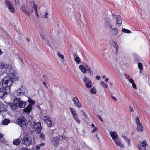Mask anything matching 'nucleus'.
Returning <instances> with one entry per match:
<instances>
[{
  "mask_svg": "<svg viewBox=\"0 0 150 150\" xmlns=\"http://www.w3.org/2000/svg\"><path fill=\"white\" fill-rule=\"evenodd\" d=\"M18 80V76H11V77L8 76L4 77L2 82V86L8 89L10 88L13 81H17Z\"/></svg>",
  "mask_w": 150,
  "mask_h": 150,
  "instance_id": "obj_1",
  "label": "nucleus"
},
{
  "mask_svg": "<svg viewBox=\"0 0 150 150\" xmlns=\"http://www.w3.org/2000/svg\"><path fill=\"white\" fill-rule=\"evenodd\" d=\"M32 142V139L31 137L28 134H26L24 136L22 141V144L27 146L30 145Z\"/></svg>",
  "mask_w": 150,
  "mask_h": 150,
  "instance_id": "obj_2",
  "label": "nucleus"
},
{
  "mask_svg": "<svg viewBox=\"0 0 150 150\" xmlns=\"http://www.w3.org/2000/svg\"><path fill=\"white\" fill-rule=\"evenodd\" d=\"M26 120L23 116H21L17 119V122L22 128H23L26 127L27 124L26 123Z\"/></svg>",
  "mask_w": 150,
  "mask_h": 150,
  "instance_id": "obj_3",
  "label": "nucleus"
},
{
  "mask_svg": "<svg viewBox=\"0 0 150 150\" xmlns=\"http://www.w3.org/2000/svg\"><path fill=\"white\" fill-rule=\"evenodd\" d=\"M21 8L22 11L25 14H27L28 16H30V15L33 12V9L29 7L28 5L23 4L21 7Z\"/></svg>",
  "mask_w": 150,
  "mask_h": 150,
  "instance_id": "obj_4",
  "label": "nucleus"
},
{
  "mask_svg": "<svg viewBox=\"0 0 150 150\" xmlns=\"http://www.w3.org/2000/svg\"><path fill=\"white\" fill-rule=\"evenodd\" d=\"M10 88L8 89L7 88L3 86L2 88H0V98H4L8 94V92L10 91Z\"/></svg>",
  "mask_w": 150,
  "mask_h": 150,
  "instance_id": "obj_5",
  "label": "nucleus"
},
{
  "mask_svg": "<svg viewBox=\"0 0 150 150\" xmlns=\"http://www.w3.org/2000/svg\"><path fill=\"white\" fill-rule=\"evenodd\" d=\"M5 3L9 11L12 13H14L15 10L11 2L8 0H5Z\"/></svg>",
  "mask_w": 150,
  "mask_h": 150,
  "instance_id": "obj_6",
  "label": "nucleus"
},
{
  "mask_svg": "<svg viewBox=\"0 0 150 150\" xmlns=\"http://www.w3.org/2000/svg\"><path fill=\"white\" fill-rule=\"evenodd\" d=\"M33 128L38 134L40 133L42 129V127L41 126V122H37L34 121Z\"/></svg>",
  "mask_w": 150,
  "mask_h": 150,
  "instance_id": "obj_7",
  "label": "nucleus"
},
{
  "mask_svg": "<svg viewBox=\"0 0 150 150\" xmlns=\"http://www.w3.org/2000/svg\"><path fill=\"white\" fill-rule=\"evenodd\" d=\"M83 80L86 88H90L92 87L93 86L92 83L88 78L86 76H85Z\"/></svg>",
  "mask_w": 150,
  "mask_h": 150,
  "instance_id": "obj_8",
  "label": "nucleus"
},
{
  "mask_svg": "<svg viewBox=\"0 0 150 150\" xmlns=\"http://www.w3.org/2000/svg\"><path fill=\"white\" fill-rule=\"evenodd\" d=\"M136 122L137 125V131L142 132L143 131V127L142 124L140 122L139 120L138 116L136 117Z\"/></svg>",
  "mask_w": 150,
  "mask_h": 150,
  "instance_id": "obj_9",
  "label": "nucleus"
},
{
  "mask_svg": "<svg viewBox=\"0 0 150 150\" xmlns=\"http://www.w3.org/2000/svg\"><path fill=\"white\" fill-rule=\"evenodd\" d=\"M15 103L18 104V107L20 108H25L26 104V102L22 101L18 98H15Z\"/></svg>",
  "mask_w": 150,
  "mask_h": 150,
  "instance_id": "obj_10",
  "label": "nucleus"
},
{
  "mask_svg": "<svg viewBox=\"0 0 150 150\" xmlns=\"http://www.w3.org/2000/svg\"><path fill=\"white\" fill-rule=\"evenodd\" d=\"M70 111L72 115L73 118L78 123H80V120L78 117L77 114L76 113L75 109L73 108H71L70 109Z\"/></svg>",
  "mask_w": 150,
  "mask_h": 150,
  "instance_id": "obj_11",
  "label": "nucleus"
},
{
  "mask_svg": "<svg viewBox=\"0 0 150 150\" xmlns=\"http://www.w3.org/2000/svg\"><path fill=\"white\" fill-rule=\"evenodd\" d=\"M59 137H55L52 138L51 141L52 144L54 146L57 147L59 145Z\"/></svg>",
  "mask_w": 150,
  "mask_h": 150,
  "instance_id": "obj_12",
  "label": "nucleus"
},
{
  "mask_svg": "<svg viewBox=\"0 0 150 150\" xmlns=\"http://www.w3.org/2000/svg\"><path fill=\"white\" fill-rule=\"evenodd\" d=\"M109 43L112 46H113L115 49L116 52L115 53L117 54L118 53V51L119 48L118 44L112 40H111L110 41Z\"/></svg>",
  "mask_w": 150,
  "mask_h": 150,
  "instance_id": "obj_13",
  "label": "nucleus"
},
{
  "mask_svg": "<svg viewBox=\"0 0 150 150\" xmlns=\"http://www.w3.org/2000/svg\"><path fill=\"white\" fill-rule=\"evenodd\" d=\"M86 67L87 68V71L90 74V75L93 74H98V71L96 69L93 70V71L91 70V68L88 65H85Z\"/></svg>",
  "mask_w": 150,
  "mask_h": 150,
  "instance_id": "obj_14",
  "label": "nucleus"
},
{
  "mask_svg": "<svg viewBox=\"0 0 150 150\" xmlns=\"http://www.w3.org/2000/svg\"><path fill=\"white\" fill-rule=\"evenodd\" d=\"M72 101L75 105L79 108L82 106L81 105L79 100L77 97L76 96L72 98Z\"/></svg>",
  "mask_w": 150,
  "mask_h": 150,
  "instance_id": "obj_15",
  "label": "nucleus"
},
{
  "mask_svg": "<svg viewBox=\"0 0 150 150\" xmlns=\"http://www.w3.org/2000/svg\"><path fill=\"white\" fill-rule=\"evenodd\" d=\"M0 67L2 69H4V70L7 71H9L10 68L12 67L11 65L10 64L5 65L4 63H2L0 65Z\"/></svg>",
  "mask_w": 150,
  "mask_h": 150,
  "instance_id": "obj_16",
  "label": "nucleus"
},
{
  "mask_svg": "<svg viewBox=\"0 0 150 150\" xmlns=\"http://www.w3.org/2000/svg\"><path fill=\"white\" fill-rule=\"evenodd\" d=\"M44 122L46 123L48 127H51L52 125V122L50 118L48 116H45L43 117Z\"/></svg>",
  "mask_w": 150,
  "mask_h": 150,
  "instance_id": "obj_17",
  "label": "nucleus"
},
{
  "mask_svg": "<svg viewBox=\"0 0 150 150\" xmlns=\"http://www.w3.org/2000/svg\"><path fill=\"white\" fill-rule=\"evenodd\" d=\"M109 133L114 141L119 139L117 133L115 132L110 131Z\"/></svg>",
  "mask_w": 150,
  "mask_h": 150,
  "instance_id": "obj_18",
  "label": "nucleus"
},
{
  "mask_svg": "<svg viewBox=\"0 0 150 150\" xmlns=\"http://www.w3.org/2000/svg\"><path fill=\"white\" fill-rule=\"evenodd\" d=\"M7 106L1 102L0 103V113L6 111Z\"/></svg>",
  "mask_w": 150,
  "mask_h": 150,
  "instance_id": "obj_19",
  "label": "nucleus"
},
{
  "mask_svg": "<svg viewBox=\"0 0 150 150\" xmlns=\"http://www.w3.org/2000/svg\"><path fill=\"white\" fill-rule=\"evenodd\" d=\"M15 98L14 99V102L13 103H8V105L11 108L12 110H14L18 108V105L17 103H15Z\"/></svg>",
  "mask_w": 150,
  "mask_h": 150,
  "instance_id": "obj_20",
  "label": "nucleus"
},
{
  "mask_svg": "<svg viewBox=\"0 0 150 150\" xmlns=\"http://www.w3.org/2000/svg\"><path fill=\"white\" fill-rule=\"evenodd\" d=\"M32 105L29 104L27 106L23 109V111L25 113L29 114L32 110Z\"/></svg>",
  "mask_w": 150,
  "mask_h": 150,
  "instance_id": "obj_21",
  "label": "nucleus"
},
{
  "mask_svg": "<svg viewBox=\"0 0 150 150\" xmlns=\"http://www.w3.org/2000/svg\"><path fill=\"white\" fill-rule=\"evenodd\" d=\"M112 16L114 18H115L116 19V23L117 24H120L122 22V20L120 16L118 15H114L112 14Z\"/></svg>",
  "mask_w": 150,
  "mask_h": 150,
  "instance_id": "obj_22",
  "label": "nucleus"
},
{
  "mask_svg": "<svg viewBox=\"0 0 150 150\" xmlns=\"http://www.w3.org/2000/svg\"><path fill=\"white\" fill-rule=\"evenodd\" d=\"M133 56L134 60L136 62L142 61L141 57L139 56L138 54H134Z\"/></svg>",
  "mask_w": 150,
  "mask_h": 150,
  "instance_id": "obj_23",
  "label": "nucleus"
},
{
  "mask_svg": "<svg viewBox=\"0 0 150 150\" xmlns=\"http://www.w3.org/2000/svg\"><path fill=\"white\" fill-rule=\"evenodd\" d=\"M8 72V73H9V72L11 75H16L17 74V71L15 69L12 68V67L10 68Z\"/></svg>",
  "mask_w": 150,
  "mask_h": 150,
  "instance_id": "obj_24",
  "label": "nucleus"
},
{
  "mask_svg": "<svg viewBox=\"0 0 150 150\" xmlns=\"http://www.w3.org/2000/svg\"><path fill=\"white\" fill-rule=\"evenodd\" d=\"M114 141L115 142V144L117 146H120L121 147H123V145L121 142L120 141L119 139L116 140Z\"/></svg>",
  "mask_w": 150,
  "mask_h": 150,
  "instance_id": "obj_25",
  "label": "nucleus"
},
{
  "mask_svg": "<svg viewBox=\"0 0 150 150\" xmlns=\"http://www.w3.org/2000/svg\"><path fill=\"white\" fill-rule=\"evenodd\" d=\"M79 68L81 71L83 73H85L87 72V68L86 67H85L83 65H80Z\"/></svg>",
  "mask_w": 150,
  "mask_h": 150,
  "instance_id": "obj_26",
  "label": "nucleus"
},
{
  "mask_svg": "<svg viewBox=\"0 0 150 150\" xmlns=\"http://www.w3.org/2000/svg\"><path fill=\"white\" fill-rule=\"evenodd\" d=\"M141 145L142 146V148L144 150H146V146H148L147 141L145 140H144L141 143Z\"/></svg>",
  "mask_w": 150,
  "mask_h": 150,
  "instance_id": "obj_27",
  "label": "nucleus"
},
{
  "mask_svg": "<svg viewBox=\"0 0 150 150\" xmlns=\"http://www.w3.org/2000/svg\"><path fill=\"white\" fill-rule=\"evenodd\" d=\"M74 59L77 64H79L81 62L80 59L76 54L74 55Z\"/></svg>",
  "mask_w": 150,
  "mask_h": 150,
  "instance_id": "obj_28",
  "label": "nucleus"
},
{
  "mask_svg": "<svg viewBox=\"0 0 150 150\" xmlns=\"http://www.w3.org/2000/svg\"><path fill=\"white\" fill-rule=\"evenodd\" d=\"M40 36H41V38L42 41H43L44 40H45V43L47 44V45L50 47H51V44L50 42H48V41L46 40L41 34H40Z\"/></svg>",
  "mask_w": 150,
  "mask_h": 150,
  "instance_id": "obj_29",
  "label": "nucleus"
},
{
  "mask_svg": "<svg viewBox=\"0 0 150 150\" xmlns=\"http://www.w3.org/2000/svg\"><path fill=\"white\" fill-rule=\"evenodd\" d=\"M31 3L33 4V8L35 11L38 10V5L36 4L34 1H31Z\"/></svg>",
  "mask_w": 150,
  "mask_h": 150,
  "instance_id": "obj_30",
  "label": "nucleus"
},
{
  "mask_svg": "<svg viewBox=\"0 0 150 150\" xmlns=\"http://www.w3.org/2000/svg\"><path fill=\"white\" fill-rule=\"evenodd\" d=\"M10 122V120L9 119H6L3 120L2 123L4 125H7Z\"/></svg>",
  "mask_w": 150,
  "mask_h": 150,
  "instance_id": "obj_31",
  "label": "nucleus"
},
{
  "mask_svg": "<svg viewBox=\"0 0 150 150\" xmlns=\"http://www.w3.org/2000/svg\"><path fill=\"white\" fill-rule=\"evenodd\" d=\"M111 32L113 35L115 36L117 33L118 30L116 28H113L111 30Z\"/></svg>",
  "mask_w": 150,
  "mask_h": 150,
  "instance_id": "obj_32",
  "label": "nucleus"
},
{
  "mask_svg": "<svg viewBox=\"0 0 150 150\" xmlns=\"http://www.w3.org/2000/svg\"><path fill=\"white\" fill-rule=\"evenodd\" d=\"M122 32L127 34H129L131 33V31L130 30L125 28L122 29Z\"/></svg>",
  "mask_w": 150,
  "mask_h": 150,
  "instance_id": "obj_33",
  "label": "nucleus"
},
{
  "mask_svg": "<svg viewBox=\"0 0 150 150\" xmlns=\"http://www.w3.org/2000/svg\"><path fill=\"white\" fill-rule=\"evenodd\" d=\"M122 137L125 141L127 142L129 144H130V139L128 138L126 136H122Z\"/></svg>",
  "mask_w": 150,
  "mask_h": 150,
  "instance_id": "obj_34",
  "label": "nucleus"
},
{
  "mask_svg": "<svg viewBox=\"0 0 150 150\" xmlns=\"http://www.w3.org/2000/svg\"><path fill=\"white\" fill-rule=\"evenodd\" d=\"M138 66L139 69L140 70V72L141 73V71L143 70V65L142 63L139 62L138 63Z\"/></svg>",
  "mask_w": 150,
  "mask_h": 150,
  "instance_id": "obj_35",
  "label": "nucleus"
},
{
  "mask_svg": "<svg viewBox=\"0 0 150 150\" xmlns=\"http://www.w3.org/2000/svg\"><path fill=\"white\" fill-rule=\"evenodd\" d=\"M21 142V141L18 139H15L13 141V144L14 145H19Z\"/></svg>",
  "mask_w": 150,
  "mask_h": 150,
  "instance_id": "obj_36",
  "label": "nucleus"
},
{
  "mask_svg": "<svg viewBox=\"0 0 150 150\" xmlns=\"http://www.w3.org/2000/svg\"><path fill=\"white\" fill-rule=\"evenodd\" d=\"M100 83L102 86L104 88H107L108 86L107 84L105 83L104 81H101L100 82Z\"/></svg>",
  "mask_w": 150,
  "mask_h": 150,
  "instance_id": "obj_37",
  "label": "nucleus"
},
{
  "mask_svg": "<svg viewBox=\"0 0 150 150\" xmlns=\"http://www.w3.org/2000/svg\"><path fill=\"white\" fill-rule=\"evenodd\" d=\"M105 26L106 27H108L109 28H111V30L112 28V25L110 24V22L108 21L106 22Z\"/></svg>",
  "mask_w": 150,
  "mask_h": 150,
  "instance_id": "obj_38",
  "label": "nucleus"
},
{
  "mask_svg": "<svg viewBox=\"0 0 150 150\" xmlns=\"http://www.w3.org/2000/svg\"><path fill=\"white\" fill-rule=\"evenodd\" d=\"M91 93L93 94H95L96 92V90L94 88H92L90 90Z\"/></svg>",
  "mask_w": 150,
  "mask_h": 150,
  "instance_id": "obj_39",
  "label": "nucleus"
},
{
  "mask_svg": "<svg viewBox=\"0 0 150 150\" xmlns=\"http://www.w3.org/2000/svg\"><path fill=\"white\" fill-rule=\"evenodd\" d=\"M29 103H30L29 104L32 105H34L35 104V102L32 99L30 98L28 99Z\"/></svg>",
  "mask_w": 150,
  "mask_h": 150,
  "instance_id": "obj_40",
  "label": "nucleus"
},
{
  "mask_svg": "<svg viewBox=\"0 0 150 150\" xmlns=\"http://www.w3.org/2000/svg\"><path fill=\"white\" fill-rule=\"evenodd\" d=\"M57 55L58 56L60 57L62 59H64V55H62L60 52H57Z\"/></svg>",
  "mask_w": 150,
  "mask_h": 150,
  "instance_id": "obj_41",
  "label": "nucleus"
},
{
  "mask_svg": "<svg viewBox=\"0 0 150 150\" xmlns=\"http://www.w3.org/2000/svg\"><path fill=\"white\" fill-rule=\"evenodd\" d=\"M39 136L42 139H45V136L43 134L41 133L40 135Z\"/></svg>",
  "mask_w": 150,
  "mask_h": 150,
  "instance_id": "obj_42",
  "label": "nucleus"
},
{
  "mask_svg": "<svg viewBox=\"0 0 150 150\" xmlns=\"http://www.w3.org/2000/svg\"><path fill=\"white\" fill-rule=\"evenodd\" d=\"M98 128L97 127H95L94 128L93 130L92 131V132L93 133L95 131H96L98 130Z\"/></svg>",
  "mask_w": 150,
  "mask_h": 150,
  "instance_id": "obj_43",
  "label": "nucleus"
},
{
  "mask_svg": "<svg viewBox=\"0 0 150 150\" xmlns=\"http://www.w3.org/2000/svg\"><path fill=\"white\" fill-rule=\"evenodd\" d=\"M48 13L47 12H46V13H45V15H44V17L45 18H46V19H47L48 18Z\"/></svg>",
  "mask_w": 150,
  "mask_h": 150,
  "instance_id": "obj_44",
  "label": "nucleus"
},
{
  "mask_svg": "<svg viewBox=\"0 0 150 150\" xmlns=\"http://www.w3.org/2000/svg\"><path fill=\"white\" fill-rule=\"evenodd\" d=\"M15 4H19V0H15Z\"/></svg>",
  "mask_w": 150,
  "mask_h": 150,
  "instance_id": "obj_45",
  "label": "nucleus"
},
{
  "mask_svg": "<svg viewBox=\"0 0 150 150\" xmlns=\"http://www.w3.org/2000/svg\"><path fill=\"white\" fill-rule=\"evenodd\" d=\"M129 109L130 110V111L131 112H134V110H133V108L131 107V106L129 107Z\"/></svg>",
  "mask_w": 150,
  "mask_h": 150,
  "instance_id": "obj_46",
  "label": "nucleus"
},
{
  "mask_svg": "<svg viewBox=\"0 0 150 150\" xmlns=\"http://www.w3.org/2000/svg\"><path fill=\"white\" fill-rule=\"evenodd\" d=\"M60 137H61L62 139L63 140H65L66 138V137L64 135L61 136Z\"/></svg>",
  "mask_w": 150,
  "mask_h": 150,
  "instance_id": "obj_47",
  "label": "nucleus"
},
{
  "mask_svg": "<svg viewBox=\"0 0 150 150\" xmlns=\"http://www.w3.org/2000/svg\"><path fill=\"white\" fill-rule=\"evenodd\" d=\"M97 116L98 117V118H99V119L102 122L103 121V120L102 119L101 117L99 115H97Z\"/></svg>",
  "mask_w": 150,
  "mask_h": 150,
  "instance_id": "obj_48",
  "label": "nucleus"
},
{
  "mask_svg": "<svg viewBox=\"0 0 150 150\" xmlns=\"http://www.w3.org/2000/svg\"><path fill=\"white\" fill-rule=\"evenodd\" d=\"M129 82L132 84L134 83V80L132 79H130L129 80Z\"/></svg>",
  "mask_w": 150,
  "mask_h": 150,
  "instance_id": "obj_49",
  "label": "nucleus"
},
{
  "mask_svg": "<svg viewBox=\"0 0 150 150\" xmlns=\"http://www.w3.org/2000/svg\"><path fill=\"white\" fill-rule=\"evenodd\" d=\"M132 84V86L133 88H135L136 87V84L135 83H134Z\"/></svg>",
  "mask_w": 150,
  "mask_h": 150,
  "instance_id": "obj_50",
  "label": "nucleus"
},
{
  "mask_svg": "<svg viewBox=\"0 0 150 150\" xmlns=\"http://www.w3.org/2000/svg\"><path fill=\"white\" fill-rule=\"evenodd\" d=\"M95 78L98 80H99L100 79V76H96Z\"/></svg>",
  "mask_w": 150,
  "mask_h": 150,
  "instance_id": "obj_51",
  "label": "nucleus"
},
{
  "mask_svg": "<svg viewBox=\"0 0 150 150\" xmlns=\"http://www.w3.org/2000/svg\"><path fill=\"white\" fill-rule=\"evenodd\" d=\"M82 112V114L85 117H87V115H86V113L85 112H83V110H82L81 111Z\"/></svg>",
  "mask_w": 150,
  "mask_h": 150,
  "instance_id": "obj_52",
  "label": "nucleus"
},
{
  "mask_svg": "<svg viewBox=\"0 0 150 150\" xmlns=\"http://www.w3.org/2000/svg\"><path fill=\"white\" fill-rule=\"evenodd\" d=\"M111 97L112 98V99H113L114 100H115V101H116L117 100L116 98L115 97H114L112 95Z\"/></svg>",
  "mask_w": 150,
  "mask_h": 150,
  "instance_id": "obj_53",
  "label": "nucleus"
},
{
  "mask_svg": "<svg viewBox=\"0 0 150 150\" xmlns=\"http://www.w3.org/2000/svg\"><path fill=\"white\" fill-rule=\"evenodd\" d=\"M22 150H30V149H28V148L26 147H23L22 149Z\"/></svg>",
  "mask_w": 150,
  "mask_h": 150,
  "instance_id": "obj_54",
  "label": "nucleus"
},
{
  "mask_svg": "<svg viewBox=\"0 0 150 150\" xmlns=\"http://www.w3.org/2000/svg\"><path fill=\"white\" fill-rule=\"evenodd\" d=\"M45 144L44 143H42L41 144H40L39 145L40 146V147H42Z\"/></svg>",
  "mask_w": 150,
  "mask_h": 150,
  "instance_id": "obj_55",
  "label": "nucleus"
},
{
  "mask_svg": "<svg viewBox=\"0 0 150 150\" xmlns=\"http://www.w3.org/2000/svg\"><path fill=\"white\" fill-rule=\"evenodd\" d=\"M43 85L46 87L47 88H48V86L47 85L46 83L45 82H43Z\"/></svg>",
  "mask_w": 150,
  "mask_h": 150,
  "instance_id": "obj_56",
  "label": "nucleus"
},
{
  "mask_svg": "<svg viewBox=\"0 0 150 150\" xmlns=\"http://www.w3.org/2000/svg\"><path fill=\"white\" fill-rule=\"evenodd\" d=\"M35 15H36V16L37 17H39V15H38V10L36 11H35Z\"/></svg>",
  "mask_w": 150,
  "mask_h": 150,
  "instance_id": "obj_57",
  "label": "nucleus"
},
{
  "mask_svg": "<svg viewBox=\"0 0 150 150\" xmlns=\"http://www.w3.org/2000/svg\"><path fill=\"white\" fill-rule=\"evenodd\" d=\"M40 146L39 145H38L37 146L36 148V149L37 150H39L40 149Z\"/></svg>",
  "mask_w": 150,
  "mask_h": 150,
  "instance_id": "obj_58",
  "label": "nucleus"
},
{
  "mask_svg": "<svg viewBox=\"0 0 150 150\" xmlns=\"http://www.w3.org/2000/svg\"><path fill=\"white\" fill-rule=\"evenodd\" d=\"M19 58L20 59L22 63L23 64H24V62H23V59L22 58H21V57H19Z\"/></svg>",
  "mask_w": 150,
  "mask_h": 150,
  "instance_id": "obj_59",
  "label": "nucleus"
},
{
  "mask_svg": "<svg viewBox=\"0 0 150 150\" xmlns=\"http://www.w3.org/2000/svg\"><path fill=\"white\" fill-rule=\"evenodd\" d=\"M108 81V78H107L105 79V81L106 82H107Z\"/></svg>",
  "mask_w": 150,
  "mask_h": 150,
  "instance_id": "obj_60",
  "label": "nucleus"
},
{
  "mask_svg": "<svg viewBox=\"0 0 150 150\" xmlns=\"http://www.w3.org/2000/svg\"><path fill=\"white\" fill-rule=\"evenodd\" d=\"M2 54V52L0 49V55H1Z\"/></svg>",
  "mask_w": 150,
  "mask_h": 150,
  "instance_id": "obj_61",
  "label": "nucleus"
},
{
  "mask_svg": "<svg viewBox=\"0 0 150 150\" xmlns=\"http://www.w3.org/2000/svg\"><path fill=\"white\" fill-rule=\"evenodd\" d=\"M91 126L93 128H94L95 125L93 124H92L91 125Z\"/></svg>",
  "mask_w": 150,
  "mask_h": 150,
  "instance_id": "obj_62",
  "label": "nucleus"
},
{
  "mask_svg": "<svg viewBox=\"0 0 150 150\" xmlns=\"http://www.w3.org/2000/svg\"><path fill=\"white\" fill-rule=\"evenodd\" d=\"M138 148L139 149V150H142V149L139 146H138Z\"/></svg>",
  "mask_w": 150,
  "mask_h": 150,
  "instance_id": "obj_63",
  "label": "nucleus"
},
{
  "mask_svg": "<svg viewBox=\"0 0 150 150\" xmlns=\"http://www.w3.org/2000/svg\"><path fill=\"white\" fill-rule=\"evenodd\" d=\"M27 40L28 42H29L30 41V40L28 38H27Z\"/></svg>",
  "mask_w": 150,
  "mask_h": 150,
  "instance_id": "obj_64",
  "label": "nucleus"
}]
</instances>
